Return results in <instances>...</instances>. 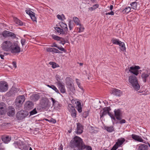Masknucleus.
Wrapping results in <instances>:
<instances>
[{
	"label": "nucleus",
	"instance_id": "f257e3e1",
	"mask_svg": "<svg viewBox=\"0 0 150 150\" xmlns=\"http://www.w3.org/2000/svg\"><path fill=\"white\" fill-rule=\"evenodd\" d=\"M70 146L72 148H76L78 150H83L85 148V144L82 139L77 136H75L71 141Z\"/></svg>",
	"mask_w": 150,
	"mask_h": 150
},
{
	"label": "nucleus",
	"instance_id": "f03ea898",
	"mask_svg": "<svg viewBox=\"0 0 150 150\" xmlns=\"http://www.w3.org/2000/svg\"><path fill=\"white\" fill-rule=\"evenodd\" d=\"M129 81L134 90L137 91L139 89L140 86L135 76L130 75L129 77Z\"/></svg>",
	"mask_w": 150,
	"mask_h": 150
},
{
	"label": "nucleus",
	"instance_id": "7ed1b4c3",
	"mask_svg": "<svg viewBox=\"0 0 150 150\" xmlns=\"http://www.w3.org/2000/svg\"><path fill=\"white\" fill-rule=\"evenodd\" d=\"M49 100L47 98H42L41 100V107L44 110H47L50 107L49 104Z\"/></svg>",
	"mask_w": 150,
	"mask_h": 150
},
{
	"label": "nucleus",
	"instance_id": "20e7f679",
	"mask_svg": "<svg viewBox=\"0 0 150 150\" xmlns=\"http://www.w3.org/2000/svg\"><path fill=\"white\" fill-rule=\"evenodd\" d=\"M12 53L16 54L21 52V48L16 43H13L9 51Z\"/></svg>",
	"mask_w": 150,
	"mask_h": 150
},
{
	"label": "nucleus",
	"instance_id": "39448f33",
	"mask_svg": "<svg viewBox=\"0 0 150 150\" xmlns=\"http://www.w3.org/2000/svg\"><path fill=\"white\" fill-rule=\"evenodd\" d=\"M13 43L9 40H6L2 44L1 47L4 50L9 51Z\"/></svg>",
	"mask_w": 150,
	"mask_h": 150
},
{
	"label": "nucleus",
	"instance_id": "423d86ee",
	"mask_svg": "<svg viewBox=\"0 0 150 150\" xmlns=\"http://www.w3.org/2000/svg\"><path fill=\"white\" fill-rule=\"evenodd\" d=\"M28 115V112L24 110L18 111L16 114V118L18 120L23 119Z\"/></svg>",
	"mask_w": 150,
	"mask_h": 150
},
{
	"label": "nucleus",
	"instance_id": "0eeeda50",
	"mask_svg": "<svg viewBox=\"0 0 150 150\" xmlns=\"http://www.w3.org/2000/svg\"><path fill=\"white\" fill-rule=\"evenodd\" d=\"M25 97L24 95L20 96L17 97L16 100L15 104L18 107L21 106L25 101Z\"/></svg>",
	"mask_w": 150,
	"mask_h": 150
},
{
	"label": "nucleus",
	"instance_id": "6e6552de",
	"mask_svg": "<svg viewBox=\"0 0 150 150\" xmlns=\"http://www.w3.org/2000/svg\"><path fill=\"white\" fill-rule=\"evenodd\" d=\"M112 41L113 44H114L119 45L120 47V49L122 51H125L126 50V48L125 46L124 43L119 41L117 39H112Z\"/></svg>",
	"mask_w": 150,
	"mask_h": 150
},
{
	"label": "nucleus",
	"instance_id": "1a4fd4ad",
	"mask_svg": "<svg viewBox=\"0 0 150 150\" xmlns=\"http://www.w3.org/2000/svg\"><path fill=\"white\" fill-rule=\"evenodd\" d=\"M71 103L73 104H76V108L79 112L82 111L81 103L79 100H72L71 101Z\"/></svg>",
	"mask_w": 150,
	"mask_h": 150
},
{
	"label": "nucleus",
	"instance_id": "9d476101",
	"mask_svg": "<svg viewBox=\"0 0 150 150\" xmlns=\"http://www.w3.org/2000/svg\"><path fill=\"white\" fill-rule=\"evenodd\" d=\"M140 69V67L138 66H132L129 68V71L135 75L137 76L139 73L138 69Z\"/></svg>",
	"mask_w": 150,
	"mask_h": 150
},
{
	"label": "nucleus",
	"instance_id": "9b49d317",
	"mask_svg": "<svg viewBox=\"0 0 150 150\" xmlns=\"http://www.w3.org/2000/svg\"><path fill=\"white\" fill-rule=\"evenodd\" d=\"M8 85L7 83L4 81L0 82V91L5 92L7 90Z\"/></svg>",
	"mask_w": 150,
	"mask_h": 150
},
{
	"label": "nucleus",
	"instance_id": "f8f14e48",
	"mask_svg": "<svg viewBox=\"0 0 150 150\" xmlns=\"http://www.w3.org/2000/svg\"><path fill=\"white\" fill-rule=\"evenodd\" d=\"M2 35L4 37H10L13 39L16 38V35L13 33L9 31L4 30L2 33Z\"/></svg>",
	"mask_w": 150,
	"mask_h": 150
},
{
	"label": "nucleus",
	"instance_id": "ddd939ff",
	"mask_svg": "<svg viewBox=\"0 0 150 150\" xmlns=\"http://www.w3.org/2000/svg\"><path fill=\"white\" fill-rule=\"evenodd\" d=\"M6 111V105L3 102L0 103V115L4 114Z\"/></svg>",
	"mask_w": 150,
	"mask_h": 150
},
{
	"label": "nucleus",
	"instance_id": "4468645a",
	"mask_svg": "<svg viewBox=\"0 0 150 150\" xmlns=\"http://www.w3.org/2000/svg\"><path fill=\"white\" fill-rule=\"evenodd\" d=\"M77 128L75 131V133L77 134H80L83 132V127L82 125L79 123H77L76 124Z\"/></svg>",
	"mask_w": 150,
	"mask_h": 150
},
{
	"label": "nucleus",
	"instance_id": "2eb2a0df",
	"mask_svg": "<svg viewBox=\"0 0 150 150\" xmlns=\"http://www.w3.org/2000/svg\"><path fill=\"white\" fill-rule=\"evenodd\" d=\"M66 80L67 84L69 86L70 90L72 91H75V88L71 83L70 79L69 77H67Z\"/></svg>",
	"mask_w": 150,
	"mask_h": 150
},
{
	"label": "nucleus",
	"instance_id": "dca6fc26",
	"mask_svg": "<svg viewBox=\"0 0 150 150\" xmlns=\"http://www.w3.org/2000/svg\"><path fill=\"white\" fill-rule=\"evenodd\" d=\"M33 103L32 102L30 101H27L24 106V108L25 110H29L33 108Z\"/></svg>",
	"mask_w": 150,
	"mask_h": 150
},
{
	"label": "nucleus",
	"instance_id": "f3484780",
	"mask_svg": "<svg viewBox=\"0 0 150 150\" xmlns=\"http://www.w3.org/2000/svg\"><path fill=\"white\" fill-rule=\"evenodd\" d=\"M40 96L38 93H34L30 96V99L33 101L35 102L40 99Z\"/></svg>",
	"mask_w": 150,
	"mask_h": 150
},
{
	"label": "nucleus",
	"instance_id": "a211bd4d",
	"mask_svg": "<svg viewBox=\"0 0 150 150\" xmlns=\"http://www.w3.org/2000/svg\"><path fill=\"white\" fill-rule=\"evenodd\" d=\"M115 115L117 119L120 120L121 119V112L120 109H115L114 111Z\"/></svg>",
	"mask_w": 150,
	"mask_h": 150
},
{
	"label": "nucleus",
	"instance_id": "6ab92c4d",
	"mask_svg": "<svg viewBox=\"0 0 150 150\" xmlns=\"http://www.w3.org/2000/svg\"><path fill=\"white\" fill-rule=\"evenodd\" d=\"M110 109L109 107H106L104 108L103 109V111L102 114H100V117H103L107 114H108Z\"/></svg>",
	"mask_w": 150,
	"mask_h": 150
},
{
	"label": "nucleus",
	"instance_id": "aec40b11",
	"mask_svg": "<svg viewBox=\"0 0 150 150\" xmlns=\"http://www.w3.org/2000/svg\"><path fill=\"white\" fill-rule=\"evenodd\" d=\"M57 86L61 93H64L65 92L66 90L64 84L62 83L61 82H59V84H57Z\"/></svg>",
	"mask_w": 150,
	"mask_h": 150
},
{
	"label": "nucleus",
	"instance_id": "412c9836",
	"mask_svg": "<svg viewBox=\"0 0 150 150\" xmlns=\"http://www.w3.org/2000/svg\"><path fill=\"white\" fill-rule=\"evenodd\" d=\"M111 93L116 96H120L122 94V92L119 89L114 88L112 90V93Z\"/></svg>",
	"mask_w": 150,
	"mask_h": 150
},
{
	"label": "nucleus",
	"instance_id": "4be33fe9",
	"mask_svg": "<svg viewBox=\"0 0 150 150\" xmlns=\"http://www.w3.org/2000/svg\"><path fill=\"white\" fill-rule=\"evenodd\" d=\"M132 137L133 139L138 142H142L143 141V139L138 135L132 134Z\"/></svg>",
	"mask_w": 150,
	"mask_h": 150
},
{
	"label": "nucleus",
	"instance_id": "5701e85b",
	"mask_svg": "<svg viewBox=\"0 0 150 150\" xmlns=\"http://www.w3.org/2000/svg\"><path fill=\"white\" fill-rule=\"evenodd\" d=\"M125 139L123 138H121L118 139L115 144L118 146H120L125 141Z\"/></svg>",
	"mask_w": 150,
	"mask_h": 150
},
{
	"label": "nucleus",
	"instance_id": "b1692460",
	"mask_svg": "<svg viewBox=\"0 0 150 150\" xmlns=\"http://www.w3.org/2000/svg\"><path fill=\"white\" fill-rule=\"evenodd\" d=\"M150 74L149 73H143L141 75V77L142 78L144 82H146L147 78L149 76Z\"/></svg>",
	"mask_w": 150,
	"mask_h": 150
},
{
	"label": "nucleus",
	"instance_id": "393cba45",
	"mask_svg": "<svg viewBox=\"0 0 150 150\" xmlns=\"http://www.w3.org/2000/svg\"><path fill=\"white\" fill-rule=\"evenodd\" d=\"M15 114L14 109L11 107L8 110V115L9 116H12Z\"/></svg>",
	"mask_w": 150,
	"mask_h": 150
},
{
	"label": "nucleus",
	"instance_id": "a878e982",
	"mask_svg": "<svg viewBox=\"0 0 150 150\" xmlns=\"http://www.w3.org/2000/svg\"><path fill=\"white\" fill-rule=\"evenodd\" d=\"M55 29L57 32L60 34L64 35L67 33L63 29L59 27H56L55 28Z\"/></svg>",
	"mask_w": 150,
	"mask_h": 150
},
{
	"label": "nucleus",
	"instance_id": "bb28decb",
	"mask_svg": "<svg viewBox=\"0 0 150 150\" xmlns=\"http://www.w3.org/2000/svg\"><path fill=\"white\" fill-rule=\"evenodd\" d=\"M59 24L61 27L62 29L63 30L64 29V31L67 33V32L68 30V28L66 24L64 23L63 22H61Z\"/></svg>",
	"mask_w": 150,
	"mask_h": 150
},
{
	"label": "nucleus",
	"instance_id": "cd10ccee",
	"mask_svg": "<svg viewBox=\"0 0 150 150\" xmlns=\"http://www.w3.org/2000/svg\"><path fill=\"white\" fill-rule=\"evenodd\" d=\"M104 129L106 130L108 132H111L113 131L114 130V128L113 126H105Z\"/></svg>",
	"mask_w": 150,
	"mask_h": 150
},
{
	"label": "nucleus",
	"instance_id": "c85d7f7f",
	"mask_svg": "<svg viewBox=\"0 0 150 150\" xmlns=\"http://www.w3.org/2000/svg\"><path fill=\"white\" fill-rule=\"evenodd\" d=\"M148 146L144 144L140 145L138 148V150H148Z\"/></svg>",
	"mask_w": 150,
	"mask_h": 150
},
{
	"label": "nucleus",
	"instance_id": "c756f323",
	"mask_svg": "<svg viewBox=\"0 0 150 150\" xmlns=\"http://www.w3.org/2000/svg\"><path fill=\"white\" fill-rule=\"evenodd\" d=\"M14 22L15 23L19 25H23V22L16 18H14Z\"/></svg>",
	"mask_w": 150,
	"mask_h": 150
},
{
	"label": "nucleus",
	"instance_id": "7c9ffc66",
	"mask_svg": "<svg viewBox=\"0 0 150 150\" xmlns=\"http://www.w3.org/2000/svg\"><path fill=\"white\" fill-rule=\"evenodd\" d=\"M138 4H139V3L135 2L132 3L130 4L131 8L134 9H137Z\"/></svg>",
	"mask_w": 150,
	"mask_h": 150
},
{
	"label": "nucleus",
	"instance_id": "2f4dec72",
	"mask_svg": "<svg viewBox=\"0 0 150 150\" xmlns=\"http://www.w3.org/2000/svg\"><path fill=\"white\" fill-rule=\"evenodd\" d=\"M73 20L75 23L77 25H78L81 24L80 20L77 17H74L73 18Z\"/></svg>",
	"mask_w": 150,
	"mask_h": 150
},
{
	"label": "nucleus",
	"instance_id": "473e14b6",
	"mask_svg": "<svg viewBox=\"0 0 150 150\" xmlns=\"http://www.w3.org/2000/svg\"><path fill=\"white\" fill-rule=\"evenodd\" d=\"M11 139V138L9 137L8 136L4 137L2 138L3 141L5 143H6L7 142L10 141Z\"/></svg>",
	"mask_w": 150,
	"mask_h": 150
},
{
	"label": "nucleus",
	"instance_id": "72a5a7b5",
	"mask_svg": "<svg viewBox=\"0 0 150 150\" xmlns=\"http://www.w3.org/2000/svg\"><path fill=\"white\" fill-rule=\"evenodd\" d=\"M47 86L49 87L52 88L53 90H54L56 92L58 93H59V91L57 88L54 85L50 86L49 85H47Z\"/></svg>",
	"mask_w": 150,
	"mask_h": 150
},
{
	"label": "nucleus",
	"instance_id": "f704fd0d",
	"mask_svg": "<svg viewBox=\"0 0 150 150\" xmlns=\"http://www.w3.org/2000/svg\"><path fill=\"white\" fill-rule=\"evenodd\" d=\"M68 108L69 111L70 112L75 110L74 107L73 105L71 104H69L68 105Z\"/></svg>",
	"mask_w": 150,
	"mask_h": 150
},
{
	"label": "nucleus",
	"instance_id": "c9c22d12",
	"mask_svg": "<svg viewBox=\"0 0 150 150\" xmlns=\"http://www.w3.org/2000/svg\"><path fill=\"white\" fill-rule=\"evenodd\" d=\"M79 27L78 28L79 30L78 31L79 33H81L83 32L84 29V28L83 27V25H81V24L79 25Z\"/></svg>",
	"mask_w": 150,
	"mask_h": 150
},
{
	"label": "nucleus",
	"instance_id": "e433bc0d",
	"mask_svg": "<svg viewBox=\"0 0 150 150\" xmlns=\"http://www.w3.org/2000/svg\"><path fill=\"white\" fill-rule=\"evenodd\" d=\"M49 64L52 65V67L53 68H55L57 67H59L58 65H57L58 66L57 64L54 62H51L49 63Z\"/></svg>",
	"mask_w": 150,
	"mask_h": 150
},
{
	"label": "nucleus",
	"instance_id": "4c0bfd02",
	"mask_svg": "<svg viewBox=\"0 0 150 150\" xmlns=\"http://www.w3.org/2000/svg\"><path fill=\"white\" fill-rule=\"evenodd\" d=\"M131 8L129 7H127L124 9L123 11L127 13H128L130 11Z\"/></svg>",
	"mask_w": 150,
	"mask_h": 150
},
{
	"label": "nucleus",
	"instance_id": "58836bf2",
	"mask_svg": "<svg viewBox=\"0 0 150 150\" xmlns=\"http://www.w3.org/2000/svg\"><path fill=\"white\" fill-rule=\"evenodd\" d=\"M53 38L55 40H63L64 39L62 38H60L57 36L54 35L53 37Z\"/></svg>",
	"mask_w": 150,
	"mask_h": 150
},
{
	"label": "nucleus",
	"instance_id": "ea45409f",
	"mask_svg": "<svg viewBox=\"0 0 150 150\" xmlns=\"http://www.w3.org/2000/svg\"><path fill=\"white\" fill-rule=\"evenodd\" d=\"M68 25L69 30H71L73 28L74 25L73 24H71V20H69V23Z\"/></svg>",
	"mask_w": 150,
	"mask_h": 150
},
{
	"label": "nucleus",
	"instance_id": "a19ab883",
	"mask_svg": "<svg viewBox=\"0 0 150 150\" xmlns=\"http://www.w3.org/2000/svg\"><path fill=\"white\" fill-rule=\"evenodd\" d=\"M71 116L74 118H75L76 116V111L75 110L70 112Z\"/></svg>",
	"mask_w": 150,
	"mask_h": 150
},
{
	"label": "nucleus",
	"instance_id": "79ce46f5",
	"mask_svg": "<svg viewBox=\"0 0 150 150\" xmlns=\"http://www.w3.org/2000/svg\"><path fill=\"white\" fill-rule=\"evenodd\" d=\"M37 112V111L35 108L33 110L30 112V115H34Z\"/></svg>",
	"mask_w": 150,
	"mask_h": 150
},
{
	"label": "nucleus",
	"instance_id": "37998d69",
	"mask_svg": "<svg viewBox=\"0 0 150 150\" xmlns=\"http://www.w3.org/2000/svg\"><path fill=\"white\" fill-rule=\"evenodd\" d=\"M98 7V4H96L94 5L93 7H91L90 8V9L91 10V11L95 10Z\"/></svg>",
	"mask_w": 150,
	"mask_h": 150
},
{
	"label": "nucleus",
	"instance_id": "c03bdc74",
	"mask_svg": "<svg viewBox=\"0 0 150 150\" xmlns=\"http://www.w3.org/2000/svg\"><path fill=\"white\" fill-rule=\"evenodd\" d=\"M30 16L33 21H36V18H35V16L33 14V13H32L31 14H30Z\"/></svg>",
	"mask_w": 150,
	"mask_h": 150
},
{
	"label": "nucleus",
	"instance_id": "a18cd8bd",
	"mask_svg": "<svg viewBox=\"0 0 150 150\" xmlns=\"http://www.w3.org/2000/svg\"><path fill=\"white\" fill-rule=\"evenodd\" d=\"M55 77H56V80L57 81V84H59V82H61V81H60V78L59 77V75H56V76H55Z\"/></svg>",
	"mask_w": 150,
	"mask_h": 150
},
{
	"label": "nucleus",
	"instance_id": "49530a36",
	"mask_svg": "<svg viewBox=\"0 0 150 150\" xmlns=\"http://www.w3.org/2000/svg\"><path fill=\"white\" fill-rule=\"evenodd\" d=\"M46 51L48 52H52L53 48L51 47H47L46 49Z\"/></svg>",
	"mask_w": 150,
	"mask_h": 150
},
{
	"label": "nucleus",
	"instance_id": "de8ad7c7",
	"mask_svg": "<svg viewBox=\"0 0 150 150\" xmlns=\"http://www.w3.org/2000/svg\"><path fill=\"white\" fill-rule=\"evenodd\" d=\"M53 52L59 53H61V52L59 50L55 48H53Z\"/></svg>",
	"mask_w": 150,
	"mask_h": 150
},
{
	"label": "nucleus",
	"instance_id": "09e8293b",
	"mask_svg": "<svg viewBox=\"0 0 150 150\" xmlns=\"http://www.w3.org/2000/svg\"><path fill=\"white\" fill-rule=\"evenodd\" d=\"M85 149H86V150H92L91 147L90 146H88V145H86L85 144Z\"/></svg>",
	"mask_w": 150,
	"mask_h": 150
},
{
	"label": "nucleus",
	"instance_id": "8fccbe9b",
	"mask_svg": "<svg viewBox=\"0 0 150 150\" xmlns=\"http://www.w3.org/2000/svg\"><path fill=\"white\" fill-rule=\"evenodd\" d=\"M108 115L110 116V117L112 119H113L115 120V117L113 114H112L111 113L109 112V113L108 114Z\"/></svg>",
	"mask_w": 150,
	"mask_h": 150
},
{
	"label": "nucleus",
	"instance_id": "3c124183",
	"mask_svg": "<svg viewBox=\"0 0 150 150\" xmlns=\"http://www.w3.org/2000/svg\"><path fill=\"white\" fill-rule=\"evenodd\" d=\"M56 47H57V49H58L59 50L62 51H63L64 52H65L66 51L63 48H62V47H60L59 46H56Z\"/></svg>",
	"mask_w": 150,
	"mask_h": 150
},
{
	"label": "nucleus",
	"instance_id": "603ef678",
	"mask_svg": "<svg viewBox=\"0 0 150 150\" xmlns=\"http://www.w3.org/2000/svg\"><path fill=\"white\" fill-rule=\"evenodd\" d=\"M118 147L115 144L112 148L111 150H116Z\"/></svg>",
	"mask_w": 150,
	"mask_h": 150
},
{
	"label": "nucleus",
	"instance_id": "864d4df0",
	"mask_svg": "<svg viewBox=\"0 0 150 150\" xmlns=\"http://www.w3.org/2000/svg\"><path fill=\"white\" fill-rule=\"evenodd\" d=\"M25 11H26V13L27 14H29V16H30V14H31L32 13H33V12H32L30 10H26Z\"/></svg>",
	"mask_w": 150,
	"mask_h": 150
},
{
	"label": "nucleus",
	"instance_id": "5fc2aeb1",
	"mask_svg": "<svg viewBox=\"0 0 150 150\" xmlns=\"http://www.w3.org/2000/svg\"><path fill=\"white\" fill-rule=\"evenodd\" d=\"M51 99L52 100L53 102V106H55L56 101L52 98H51Z\"/></svg>",
	"mask_w": 150,
	"mask_h": 150
},
{
	"label": "nucleus",
	"instance_id": "6e6d98bb",
	"mask_svg": "<svg viewBox=\"0 0 150 150\" xmlns=\"http://www.w3.org/2000/svg\"><path fill=\"white\" fill-rule=\"evenodd\" d=\"M106 15H114V13L113 11H111L110 12H109L108 13H107L106 14Z\"/></svg>",
	"mask_w": 150,
	"mask_h": 150
},
{
	"label": "nucleus",
	"instance_id": "4d7b16f0",
	"mask_svg": "<svg viewBox=\"0 0 150 150\" xmlns=\"http://www.w3.org/2000/svg\"><path fill=\"white\" fill-rule=\"evenodd\" d=\"M60 42L59 43L61 44H62V45H64V44L66 43L67 42L66 41H65V40L64 41H62Z\"/></svg>",
	"mask_w": 150,
	"mask_h": 150
},
{
	"label": "nucleus",
	"instance_id": "13d9d810",
	"mask_svg": "<svg viewBox=\"0 0 150 150\" xmlns=\"http://www.w3.org/2000/svg\"><path fill=\"white\" fill-rule=\"evenodd\" d=\"M25 42V40L24 39L21 40V42L22 45H24Z\"/></svg>",
	"mask_w": 150,
	"mask_h": 150
},
{
	"label": "nucleus",
	"instance_id": "bf43d9fd",
	"mask_svg": "<svg viewBox=\"0 0 150 150\" xmlns=\"http://www.w3.org/2000/svg\"><path fill=\"white\" fill-rule=\"evenodd\" d=\"M50 122H52L54 123H55L56 122V120L53 119H52L50 120Z\"/></svg>",
	"mask_w": 150,
	"mask_h": 150
},
{
	"label": "nucleus",
	"instance_id": "052dcab7",
	"mask_svg": "<svg viewBox=\"0 0 150 150\" xmlns=\"http://www.w3.org/2000/svg\"><path fill=\"white\" fill-rule=\"evenodd\" d=\"M126 121L124 119H122V120L120 122V124H122V123H125Z\"/></svg>",
	"mask_w": 150,
	"mask_h": 150
},
{
	"label": "nucleus",
	"instance_id": "680f3d73",
	"mask_svg": "<svg viewBox=\"0 0 150 150\" xmlns=\"http://www.w3.org/2000/svg\"><path fill=\"white\" fill-rule=\"evenodd\" d=\"M12 64L15 68H16L17 67L16 62H13Z\"/></svg>",
	"mask_w": 150,
	"mask_h": 150
},
{
	"label": "nucleus",
	"instance_id": "e2e57ef3",
	"mask_svg": "<svg viewBox=\"0 0 150 150\" xmlns=\"http://www.w3.org/2000/svg\"><path fill=\"white\" fill-rule=\"evenodd\" d=\"M57 18H58L60 20H62V17L61 16L59 15H57Z\"/></svg>",
	"mask_w": 150,
	"mask_h": 150
},
{
	"label": "nucleus",
	"instance_id": "0e129e2a",
	"mask_svg": "<svg viewBox=\"0 0 150 150\" xmlns=\"http://www.w3.org/2000/svg\"><path fill=\"white\" fill-rule=\"evenodd\" d=\"M76 83L77 84V85H79V84H80V82H79V79H76Z\"/></svg>",
	"mask_w": 150,
	"mask_h": 150
},
{
	"label": "nucleus",
	"instance_id": "69168bd1",
	"mask_svg": "<svg viewBox=\"0 0 150 150\" xmlns=\"http://www.w3.org/2000/svg\"><path fill=\"white\" fill-rule=\"evenodd\" d=\"M113 8V6L112 5H111L110 6V10H112V9Z\"/></svg>",
	"mask_w": 150,
	"mask_h": 150
},
{
	"label": "nucleus",
	"instance_id": "338daca9",
	"mask_svg": "<svg viewBox=\"0 0 150 150\" xmlns=\"http://www.w3.org/2000/svg\"><path fill=\"white\" fill-rule=\"evenodd\" d=\"M0 56L1 57V59H4V55H3L2 54H0Z\"/></svg>",
	"mask_w": 150,
	"mask_h": 150
},
{
	"label": "nucleus",
	"instance_id": "774afa93",
	"mask_svg": "<svg viewBox=\"0 0 150 150\" xmlns=\"http://www.w3.org/2000/svg\"><path fill=\"white\" fill-rule=\"evenodd\" d=\"M59 149V150H63V148L62 145L61 146H60V148Z\"/></svg>",
	"mask_w": 150,
	"mask_h": 150
}]
</instances>
